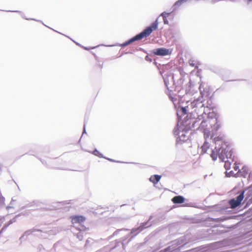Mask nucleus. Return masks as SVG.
I'll return each instance as SVG.
<instances>
[{"mask_svg":"<svg viewBox=\"0 0 252 252\" xmlns=\"http://www.w3.org/2000/svg\"><path fill=\"white\" fill-rule=\"evenodd\" d=\"M82 229H83V228L82 229L79 228V230H82Z\"/></svg>","mask_w":252,"mask_h":252,"instance_id":"obj_31","label":"nucleus"},{"mask_svg":"<svg viewBox=\"0 0 252 252\" xmlns=\"http://www.w3.org/2000/svg\"><path fill=\"white\" fill-rule=\"evenodd\" d=\"M166 15H168L169 14V13H165V14L164 15V16H165V15H166Z\"/></svg>","mask_w":252,"mask_h":252,"instance_id":"obj_26","label":"nucleus"},{"mask_svg":"<svg viewBox=\"0 0 252 252\" xmlns=\"http://www.w3.org/2000/svg\"><path fill=\"white\" fill-rule=\"evenodd\" d=\"M244 191H243L236 197V198L232 199L229 201L231 208H235L241 204L244 198Z\"/></svg>","mask_w":252,"mask_h":252,"instance_id":"obj_5","label":"nucleus"},{"mask_svg":"<svg viewBox=\"0 0 252 252\" xmlns=\"http://www.w3.org/2000/svg\"><path fill=\"white\" fill-rule=\"evenodd\" d=\"M182 2L181 1H180V0H178V1H177L174 5V6H180L181 4H182Z\"/></svg>","mask_w":252,"mask_h":252,"instance_id":"obj_20","label":"nucleus"},{"mask_svg":"<svg viewBox=\"0 0 252 252\" xmlns=\"http://www.w3.org/2000/svg\"><path fill=\"white\" fill-rule=\"evenodd\" d=\"M4 202V198L1 196V194H0V206Z\"/></svg>","mask_w":252,"mask_h":252,"instance_id":"obj_21","label":"nucleus"},{"mask_svg":"<svg viewBox=\"0 0 252 252\" xmlns=\"http://www.w3.org/2000/svg\"><path fill=\"white\" fill-rule=\"evenodd\" d=\"M85 219L84 217L82 216H72L71 217V221L73 224L75 225L76 224H82V223L84 221Z\"/></svg>","mask_w":252,"mask_h":252,"instance_id":"obj_7","label":"nucleus"},{"mask_svg":"<svg viewBox=\"0 0 252 252\" xmlns=\"http://www.w3.org/2000/svg\"><path fill=\"white\" fill-rule=\"evenodd\" d=\"M209 144L207 142H205L203 145L202 146V150L203 152V153H206L208 149H209Z\"/></svg>","mask_w":252,"mask_h":252,"instance_id":"obj_14","label":"nucleus"},{"mask_svg":"<svg viewBox=\"0 0 252 252\" xmlns=\"http://www.w3.org/2000/svg\"><path fill=\"white\" fill-rule=\"evenodd\" d=\"M84 48L85 49H86V50H89V49H88V48H87V47H84Z\"/></svg>","mask_w":252,"mask_h":252,"instance_id":"obj_28","label":"nucleus"},{"mask_svg":"<svg viewBox=\"0 0 252 252\" xmlns=\"http://www.w3.org/2000/svg\"><path fill=\"white\" fill-rule=\"evenodd\" d=\"M174 132L175 135H179V137L181 140H185V139L184 138H182L183 136H185L184 132L183 131L181 132H177V130L175 129Z\"/></svg>","mask_w":252,"mask_h":252,"instance_id":"obj_12","label":"nucleus"},{"mask_svg":"<svg viewBox=\"0 0 252 252\" xmlns=\"http://www.w3.org/2000/svg\"><path fill=\"white\" fill-rule=\"evenodd\" d=\"M203 118H204V117L203 116V115H200V116H198L197 119H198L199 120H201Z\"/></svg>","mask_w":252,"mask_h":252,"instance_id":"obj_25","label":"nucleus"},{"mask_svg":"<svg viewBox=\"0 0 252 252\" xmlns=\"http://www.w3.org/2000/svg\"><path fill=\"white\" fill-rule=\"evenodd\" d=\"M155 54L158 56H165L169 54V50L160 48L157 49L154 52Z\"/></svg>","mask_w":252,"mask_h":252,"instance_id":"obj_8","label":"nucleus"},{"mask_svg":"<svg viewBox=\"0 0 252 252\" xmlns=\"http://www.w3.org/2000/svg\"><path fill=\"white\" fill-rule=\"evenodd\" d=\"M234 169L235 171H237V170H238L239 171V167L236 165L235 164V163H234Z\"/></svg>","mask_w":252,"mask_h":252,"instance_id":"obj_23","label":"nucleus"},{"mask_svg":"<svg viewBox=\"0 0 252 252\" xmlns=\"http://www.w3.org/2000/svg\"><path fill=\"white\" fill-rule=\"evenodd\" d=\"M216 115L214 118H211V123L210 125V128H212L213 132H216L220 128V126L218 124V118L216 117Z\"/></svg>","mask_w":252,"mask_h":252,"instance_id":"obj_6","label":"nucleus"},{"mask_svg":"<svg viewBox=\"0 0 252 252\" xmlns=\"http://www.w3.org/2000/svg\"><path fill=\"white\" fill-rule=\"evenodd\" d=\"M184 198L181 196H176L172 199L174 203H182L184 202Z\"/></svg>","mask_w":252,"mask_h":252,"instance_id":"obj_9","label":"nucleus"},{"mask_svg":"<svg viewBox=\"0 0 252 252\" xmlns=\"http://www.w3.org/2000/svg\"><path fill=\"white\" fill-rule=\"evenodd\" d=\"M223 161L224 162V167L226 170H228L230 168L231 163L228 159H224Z\"/></svg>","mask_w":252,"mask_h":252,"instance_id":"obj_13","label":"nucleus"},{"mask_svg":"<svg viewBox=\"0 0 252 252\" xmlns=\"http://www.w3.org/2000/svg\"><path fill=\"white\" fill-rule=\"evenodd\" d=\"M249 1H252V0H249Z\"/></svg>","mask_w":252,"mask_h":252,"instance_id":"obj_32","label":"nucleus"},{"mask_svg":"<svg viewBox=\"0 0 252 252\" xmlns=\"http://www.w3.org/2000/svg\"><path fill=\"white\" fill-rule=\"evenodd\" d=\"M215 116V114L214 112H209L207 116V118L205 120H203L199 126V128L203 130L204 136L205 137H208L210 132V126L211 119L210 118H214Z\"/></svg>","mask_w":252,"mask_h":252,"instance_id":"obj_3","label":"nucleus"},{"mask_svg":"<svg viewBox=\"0 0 252 252\" xmlns=\"http://www.w3.org/2000/svg\"><path fill=\"white\" fill-rule=\"evenodd\" d=\"M15 221V219H13V220H9V222L7 223H5L4 226L2 228L1 230L0 231V233L1 232V231L4 229H5L9 225L12 223L13 222Z\"/></svg>","mask_w":252,"mask_h":252,"instance_id":"obj_15","label":"nucleus"},{"mask_svg":"<svg viewBox=\"0 0 252 252\" xmlns=\"http://www.w3.org/2000/svg\"><path fill=\"white\" fill-rule=\"evenodd\" d=\"M77 238L80 240H81L82 239V235L81 233H79L77 234Z\"/></svg>","mask_w":252,"mask_h":252,"instance_id":"obj_22","label":"nucleus"},{"mask_svg":"<svg viewBox=\"0 0 252 252\" xmlns=\"http://www.w3.org/2000/svg\"><path fill=\"white\" fill-rule=\"evenodd\" d=\"M93 154L94 155L97 156L98 157L103 158L102 155L101 153H100L96 149L93 151Z\"/></svg>","mask_w":252,"mask_h":252,"instance_id":"obj_18","label":"nucleus"},{"mask_svg":"<svg viewBox=\"0 0 252 252\" xmlns=\"http://www.w3.org/2000/svg\"><path fill=\"white\" fill-rule=\"evenodd\" d=\"M214 140L216 147L215 149L211 151V157L212 159L216 160L218 156L221 161L231 158L232 154L224 142L223 136L219 135L215 137Z\"/></svg>","mask_w":252,"mask_h":252,"instance_id":"obj_1","label":"nucleus"},{"mask_svg":"<svg viewBox=\"0 0 252 252\" xmlns=\"http://www.w3.org/2000/svg\"><path fill=\"white\" fill-rule=\"evenodd\" d=\"M165 14V12H163L161 14L160 16L163 17L164 24L167 25V24H168L169 22H168V21L167 20V19H166V16H164V15Z\"/></svg>","mask_w":252,"mask_h":252,"instance_id":"obj_19","label":"nucleus"},{"mask_svg":"<svg viewBox=\"0 0 252 252\" xmlns=\"http://www.w3.org/2000/svg\"><path fill=\"white\" fill-rule=\"evenodd\" d=\"M175 244H173L168 248L165 249L163 250H161L160 252H173L175 250H176L177 249L176 248L175 246H174Z\"/></svg>","mask_w":252,"mask_h":252,"instance_id":"obj_11","label":"nucleus"},{"mask_svg":"<svg viewBox=\"0 0 252 252\" xmlns=\"http://www.w3.org/2000/svg\"><path fill=\"white\" fill-rule=\"evenodd\" d=\"M158 19H157L155 22L152 24L151 26L146 28V29H145L140 33L136 35V36L132 37L130 39L127 40L126 42L121 44L120 46L123 47H125L134 41L141 39L143 37L149 36L154 30H156L158 28Z\"/></svg>","mask_w":252,"mask_h":252,"instance_id":"obj_2","label":"nucleus"},{"mask_svg":"<svg viewBox=\"0 0 252 252\" xmlns=\"http://www.w3.org/2000/svg\"><path fill=\"white\" fill-rule=\"evenodd\" d=\"M160 178L161 176L160 175H155L150 178V181L154 184H156L159 181Z\"/></svg>","mask_w":252,"mask_h":252,"instance_id":"obj_10","label":"nucleus"},{"mask_svg":"<svg viewBox=\"0 0 252 252\" xmlns=\"http://www.w3.org/2000/svg\"><path fill=\"white\" fill-rule=\"evenodd\" d=\"M109 160H110V161H112V159H110V158H107Z\"/></svg>","mask_w":252,"mask_h":252,"instance_id":"obj_30","label":"nucleus"},{"mask_svg":"<svg viewBox=\"0 0 252 252\" xmlns=\"http://www.w3.org/2000/svg\"><path fill=\"white\" fill-rule=\"evenodd\" d=\"M202 98L199 97L196 100H194L188 105V108L190 110V113H193L194 112L198 113L197 108L204 110V105L202 104Z\"/></svg>","mask_w":252,"mask_h":252,"instance_id":"obj_4","label":"nucleus"},{"mask_svg":"<svg viewBox=\"0 0 252 252\" xmlns=\"http://www.w3.org/2000/svg\"><path fill=\"white\" fill-rule=\"evenodd\" d=\"M16 202V200L12 199V201L10 202V206L7 207V209L8 210H9L10 209L14 208V206L15 205V203Z\"/></svg>","mask_w":252,"mask_h":252,"instance_id":"obj_17","label":"nucleus"},{"mask_svg":"<svg viewBox=\"0 0 252 252\" xmlns=\"http://www.w3.org/2000/svg\"><path fill=\"white\" fill-rule=\"evenodd\" d=\"M181 111L182 113L184 114H187L188 112H190V110L188 108V106H187L186 107H182Z\"/></svg>","mask_w":252,"mask_h":252,"instance_id":"obj_16","label":"nucleus"},{"mask_svg":"<svg viewBox=\"0 0 252 252\" xmlns=\"http://www.w3.org/2000/svg\"><path fill=\"white\" fill-rule=\"evenodd\" d=\"M174 243H175V244H178L179 241H178V242L175 241V242H174Z\"/></svg>","mask_w":252,"mask_h":252,"instance_id":"obj_27","label":"nucleus"},{"mask_svg":"<svg viewBox=\"0 0 252 252\" xmlns=\"http://www.w3.org/2000/svg\"><path fill=\"white\" fill-rule=\"evenodd\" d=\"M189 64L192 66H195V63H193V61H189Z\"/></svg>","mask_w":252,"mask_h":252,"instance_id":"obj_24","label":"nucleus"},{"mask_svg":"<svg viewBox=\"0 0 252 252\" xmlns=\"http://www.w3.org/2000/svg\"><path fill=\"white\" fill-rule=\"evenodd\" d=\"M85 127H84V132L83 133H85Z\"/></svg>","mask_w":252,"mask_h":252,"instance_id":"obj_29","label":"nucleus"}]
</instances>
